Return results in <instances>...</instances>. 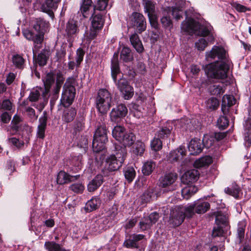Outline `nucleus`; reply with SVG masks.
<instances>
[{"label": "nucleus", "mask_w": 251, "mask_h": 251, "mask_svg": "<svg viewBox=\"0 0 251 251\" xmlns=\"http://www.w3.org/2000/svg\"><path fill=\"white\" fill-rule=\"evenodd\" d=\"M205 59L208 61L218 59V61L209 63L203 67L208 77L221 79L226 77L229 69V61L223 47L214 46L210 51L205 52Z\"/></svg>", "instance_id": "1"}, {"label": "nucleus", "mask_w": 251, "mask_h": 251, "mask_svg": "<svg viewBox=\"0 0 251 251\" xmlns=\"http://www.w3.org/2000/svg\"><path fill=\"white\" fill-rule=\"evenodd\" d=\"M212 27L209 23L200 24L193 19L187 16L181 24V29L188 33L197 34L203 37H207V40L203 38L199 39L195 43L196 48L200 51L203 50L207 46L208 43L213 42L215 37L212 32Z\"/></svg>", "instance_id": "2"}, {"label": "nucleus", "mask_w": 251, "mask_h": 251, "mask_svg": "<svg viewBox=\"0 0 251 251\" xmlns=\"http://www.w3.org/2000/svg\"><path fill=\"white\" fill-rule=\"evenodd\" d=\"M116 153L110 155L106 160V167L109 171L118 170L123 163L126 156L127 151L125 148L120 145L114 144Z\"/></svg>", "instance_id": "3"}, {"label": "nucleus", "mask_w": 251, "mask_h": 251, "mask_svg": "<svg viewBox=\"0 0 251 251\" xmlns=\"http://www.w3.org/2000/svg\"><path fill=\"white\" fill-rule=\"evenodd\" d=\"M74 80L68 78L63 86L60 103L66 107L71 104L74 100L75 94V89L73 85Z\"/></svg>", "instance_id": "4"}, {"label": "nucleus", "mask_w": 251, "mask_h": 251, "mask_svg": "<svg viewBox=\"0 0 251 251\" xmlns=\"http://www.w3.org/2000/svg\"><path fill=\"white\" fill-rule=\"evenodd\" d=\"M111 97L109 92L105 89H100L96 99V107L101 114L106 113L111 106Z\"/></svg>", "instance_id": "5"}, {"label": "nucleus", "mask_w": 251, "mask_h": 251, "mask_svg": "<svg viewBox=\"0 0 251 251\" xmlns=\"http://www.w3.org/2000/svg\"><path fill=\"white\" fill-rule=\"evenodd\" d=\"M107 130L106 126H100L95 131L92 143L93 151L99 152L104 149V144L107 141Z\"/></svg>", "instance_id": "6"}, {"label": "nucleus", "mask_w": 251, "mask_h": 251, "mask_svg": "<svg viewBox=\"0 0 251 251\" xmlns=\"http://www.w3.org/2000/svg\"><path fill=\"white\" fill-rule=\"evenodd\" d=\"M184 220V215L182 213L178 205L175 206L171 210L168 224L173 227L180 225Z\"/></svg>", "instance_id": "7"}, {"label": "nucleus", "mask_w": 251, "mask_h": 251, "mask_svg": "<svg viewBox=\"0 0 251 251\" xmlns=\"http://www.w3.org/2000/svg\"><path fill=\"white\" fill-rule=\"evenodd\" d=\"M23 33L26 39L33 41L34 43L33 52L34 50H38L40 48V45L43 40V34L38 33L35 34L28 29H24L23 31Z\"/></svg>", "instance_id": "8"}, {"label": "nucleus", "mask_w": 251, "mask_h": 251, "mask_svg": "<svg viewBox=\"0 0 251 251\" xmlns=\"http://www.w3.org/2000/svg\"><path fill=\"white\" fill-rule=\"evenodd\" d=\"M159 214L156 212L151 213L148 217H144L139 223V226L142 230L149 229L158 220Z\"/></svg>", "instance_id": "9"}, {"label": "nucleus", "mask_w": 251, "mask_h": 251, "mask_svg": "<svg viewBox=\"0 0 251 251\" xmlns=\"http://www.w3.org/2000/svg\"><path fill=\"white\" fill-rule=\"evenodd\" d=\"M131 24L139 32L146 29V24L143 15L138 12H134L131 16Z\"/></svg>", "instance_id": "10"}, {"label": "nucleus", "mask_w": 251, "mask_h": 251, "mask_svg": "<svg viewBox=\"0 0 251 251\" xmlns=\"http://www.w3.org/2000/svg\"><path fill=\"white\" fill-rule=\"evenodd\" d=\"M175 6L171 8H169V10L171 11L172 15L175 19L178 20L182 18L183 14V9L185 8V0H175Z\"/></svg>", "instance_id": "11"}, {"label": "nucleus", "mask_w": 251, "mask_h": 251, "mask_svg": "<svg viewBox=\"0 0 251 251\" xmlns=\"http://www.w3.org/2000/svg\"><path fill=\"white\" fill-rule=\"evenodd\" d=\"M185 121L186 120L184 119L176 121V128H182L183 129H189L190 130H193L199 128L200 126V122L196 119H192L189 123H188L189 121L187 120V123H185Z\"/></svg>", "instance_id": "12"}, {"label": "nucleus", "mask_w": 251, "mask_h": 251, "mask_svg": "<svg viewBox=\"0 0 251 251\" xmlns=\"http://www.w3.org/2000/svg\"><path fill=\"white\" fill-rule=\"evenodd\" d=\"M200 174L197 170L193 169L186 172L181 176V180L182 183L189 184L197 181Z\"/></svg>", "instance_id": "13"}, {"label": "nucleus", "mask_w": 251, "mask_h": 251, "mask_svg": "<svg viewBox=\"0 0 251 251\" xmlns=\"http://www.w3.org/2000/svg\"><path fill=\"white\" fill-rule=\"evenodd\" d=\"M177 175L176 173H166L159 179L158 185L160 187H170L176 180Z\"/></svg>", "instance_id": "14"}, {"label": "nucleus", "mask_w": 251, "mask_h": 251, "mask_svg": "<svg viewBox=\"0 0 251 251\" xmlns=\"http://www.w3.org/2000/svg\"><path fill=\"white\" fill-rule=\"evenodd\" d=\"M58 1L59 0H46L41 6V11L48 13L51 18H53V11L57 9Z\"/></svg>", "instance_id": "15"}, {"label": "nucleus", "mask_w": 251, "mask_h": 251, "mask_svg": "<svg viewBox=\"0 0 251 251\" xmlns=\"http://www.w3.org/2000/svg\"><path fill=\"white\" fill-rule=\"evenodd\" d=\"M127 113V109L124 104H120L116 108H113L110 112V118L111 121L116 122L118 118H122L126 116Z\"/></svg>", "instance_id": "16"}, {"label": "nucleus", "mask_w": 251, "mask_h": 251, "mask_svg": "<svg viewBox=\"0 0 251 251\" xmlns=\"http://www.w3.org/2000/svg\"><path fill=\"white\" fill-rule=\"evenodd\" d=\"M64 78L60 75H58L56 79L55 85L52 90V94L50 100V104L51 106H53L55 101L58 99V94L60 90L64 83Z\"/></svg>", "instance_id": "17"}, {"label": "nucleus", "mask_w": 251, "mask_h": 251, "mask_svg": "<svg viewBox=\"0 0 251 251\" xmlns=\"http://www.w3.org/2000/svg\"><path fill=\"white\" fill-rule=\"evenodd\" d=\"M20 109L23 113H26L29 120L33 122L37 120L38 115L36 114L35 110L28 105V101L24 100L20 104Z\"/></svg>", "instance_id": "18"}, {"label": "nucleus", "mask_w": 251, "mask_h": 251, "mask_svg": "<svg viewBox=\"0 0 251 251\" xmlns=\"http://www.w3.org/2000/svg\"><path fill=\"white\" fill-rule=\"evenodd\" d=\"M190 154L196 155L201 152L202 150V145L201 141L197 138L192 139L188 145Z\"/></svg>", "instance_id": "19"}, {"label": "nucleus", "mask_w": 251, "mask_h": 251, "mask_svg": "<svg viewBox=\"0 0 251 251\" xmlns=\"http://www.w3.org/2000/svg\"><path fill=\"white\" fill-rule=\"evenodd\" d=\"M244 146L249 148L251 146V117H248L244 124Z\"/></svg>", "instance_id": "20"}, {"label": "nucleus", "mask_w": 251, "mask_h": 251, "mask_svg": "<svg viewBox=\"0 0 251 251\" xmlns=\"http://www.w3.org/2000/svg\"><path fill=\"white\" fill-rule=\"evenodd\" d=\"M65 30L66 35L70 39L75 36L79 31L76 22L70 20L66 25Z\"/></svg>", "instance_id": "21"}, {"label": "nucleus", "mask_w": 251, "mask_h": 251, "mask_svg": "<svg viewBox=\"0 0 251 251\" xmlns=\"http://www.w3.org/2000/svg\"><path fill=\"white\" fill-rule=\"evenodd\" d=\"M79 177V175L75 176H70L64 171H60L57 177V183L59 184H63L70 181H73Z\"/></svg>", "instance_id": "22"}, {"label": "nucleus", "mask_w": 251, "mask_h": 251, "mask_svg": "<svg viewBox=\"0 0 251 251\" xmlns=\"http://www.w3.org/2000/svg\"><path fill=\"white\" fill-rule=\"evenodd\" d=\"M39 124L38 126L37 135L38 138L43 139L45 136V131L47 126V116L46 111L39 119Z\"/></svg>", "instance_id": "23"}, {"label": "nucleus", "mask_w": 251, "mask_h": 251, "mask_svg": "<svg viewBox=\"0 0 251 251\" xmlns=\"http://www.w3.org/2000/svg\"><path fill=\"white\" fill-rule=\"evenodd\" d=\"M184 150L182 147H180L178 150L172 151L167 156L168 161L174 163L181 159L184 154Z\"/></svg>", "instance_id": "24"}, {"label": "nucleus", "mask_w": 251, "mask_h": 251, "mask_svg": "<svg viewBox=\"0 0 251 251\" xmlns=\"http://www.w3.org/2000/svg\"><path fill=\"white\" fill-rule=\"evenodd\" d=\"M41 93H42L44 100H47L48 98V94H47L45 93V90H43L42 88H38L36 89H33L30 92V94L28 97L29 100L31 102L37 101L40 97Z\"/></svg>", "instance_id": "25"}, {"label": "nucleus", "mask_w": 251, "mask_h": 251, "mask_svg": "<svg viewBox=\"0 0 251 251\" xmlns=\"http://www.w3.org/2000/svg\"><path fill=\"white\" fill-rule=\"evenodd\" d=\"M101 203L99 198H92L88 201L84 207V209L87 212H90L97 209Z\"/></svg>", "instance_id": "26"}, {"label": "nucleus", "mask_w": 251, "mask_h": 251, "mask_svg": "<svg viewBox=\"0 0 251 251\" xmlns=\"http://www.w3.org/2000/svg\"><path fill=\"white\" fill-rule=\"evenodd\" d=\"M124 134L119 142L124 146L122 148H125L126 149V146H130L133 144L135 140V137L133 133L129 132L126 131V134ZM120 146L121 147V146Z\"/></svg>", "instance_id": "27"}, {"label": "nucleus", "mask_w": 251, "mask_h": 251, "mask_svg": "<svg viewBox=\"0 0 251 251\" xmlns=\"http://www.w3.org/2000/svg\"><path fill=\"white\" fill-rule=\"evenodd\" d=\"M193 204L195 208V212L198 214L204 213L210 207L208 202L202 201H196Z\"/></svg>", "instance_id": "28"}, {"label": "nucleus", "mask_w": 251, "mask_h": 251, "mask_svg": "<svg viewBox=\"0 0 251 251\" xmlns=\"http://www.w3.org/2000/svg\"><path fill=\"white\" fill-rule=\"evenodd\" d=\"M48 27V22L43 19H35L33 24V28L38 33L43 34V31L46 30Z\"/></svg>", "instance_id": "29"}, {"label": "nucleus", "mask_w": 251, "mask_h": 251, "mask_svg": "<svg viewBox=\"0 0 251 251\" xmlns=\"http://www.w3.org/2000/svg\"><path fill=\"white\" fill-rule=\"evenodd\" d=\"M55 75L52 73H48L45 78L43 79L44 84L45 86V92L48 94L50 86L54 84L55 81Z\"/></svg>", "instance_id": "30"}, {"label": "nucleus", "mask_w": 251, "mask_h": 251, "mask_svg": "<svg viewBox=\"0 0 251 251\" xmlns=\"http://www.w3.org/2000/svg\"><path fill=\"white\" fill-rule=\"evenodd\" d=\"M130 41L133 47L138 52H142L144 50L142 43L136 33L133 34L130 37Z\"/></svg>", "instance_id": "31"}, {"label": "nucleus", "mask_w": 251, "mask_h": 251, "mask_svg": "<svg viewBox=\"0 0 251 251\" xmlns=\"http://www.w3.org/2000/svg\"><path fill=\"white\" fill-rule=\"evenodd\" d=\"M156 167V163L151 160H148L143 163L142 172L145 176L151 175Z\"/></svg>", "instance_id": "32"}, {"label": "nucleus", "mask_w": 251, "mask_h": 251, "mask_svg": "<svg viewBox=\"0 0 251 251\" xmlns=\"http://www.w3.org/2000/svg\"><path fill=\"white\" fill-rule=\"evenodd\" d=\"M212 158L211 156H205L196 160L194 165L197 168L208 166L212 162Z\"/></svg>", "instance_id": "33"}, {"label": "nucleus", "mask_w": 251, "mask_h": 251, "mask_svg": "<svg viewBox=\"0 0 251 251\" xmlns=\"http://www.w3.org/2000/svg\"><path fill=\"white\" fill-rule=\"evenodd\" d=\"M106 221L107 220L104 218L93 219L91 220V226L92 227L95 229L96 231H100L104 228L105 226L104 222Z\"/></svg>", "instance_id": "34"}, {"label": "nucleus", "mask_w": 251, "mask_h": 251, "mask_svg": "<svg viewBox=\"0 0 251 251\" xmlns=\"http://www.w3.org/2000/svg\"><path fill=\"white\" fill-rule=\"evenodd\" d=\"M126 130L122 126H116L112 130V134L114 138L119 142L122 138L126 134Z\"/></svg>", "instance_id": "35"}, {"label": "nucleus", "mask_w": 251, "mask_h": 251, "mask_svg": "<svg viewBox=\"0 0 251 251\" xmlns=\"http://www.w3.org/2000/svg\"><path fill=\"white\" fill-rule=\"evenodd\" d=\"M50 53V51L45 50H42L37 57V62L40 66H45L49 59Z\"/></svg>", "instance_id": "36"}, {"label": "nucleus", "mask_w": 251, "mask_h": 251, "mask_svg": "<svg viewBox=\"0 0 251 251\" xmlns=\"http://www.w3.org/2000/svg\"><path fill=\"white\" fill-rule=\"evenodd\" d=\"M23 119L20 116L15 115L14 116L11 122V128L12 132L10 131V134H15L17 131L21 129V122Z\"/></svg>", "instance_id": "37"}, {"label": "nucleus", "mask_w": 251, "mask_h": 251, "mask_svg": "<svg viewBox=\"0 0 251 251\" xmlns=\"http://www.w3.org/2000/svg\"><path fill=\"white\" fill-rule=\"evenodd\" d=\"M111 69L112 77L116 82L117 75L120 72L118 62V55L117 54H114L113 58L111 60Z\"/></svg>", "instance_id": "38"}, {"label": "nucleus", "mask_w": 251, "mask_h": 251, "mask_svg": "<svg viewBox=\"0 0 251 251\" xmlns=\"http://www.w3.org/2000/svg\"><path fill=\"white\" fill-rule=\"evenodd\" d=\"M224 87L223 84H214L209 86L208 90L211 95L220 96L225 92Z\"/></svg>", "instance_id": "39"}, {"label": "nucleus", "mask_w": 251, "mask_h": 251, "mask_svg": "<svg viewBox=\"0 0 251 251\" xmlns=\"http://www.w3.org/2000/svg\"><path fill=\"white\" fill-rule=\"evenodd\" d=\"M104 24V20L100 14L94 15L92 21V27L94 29H101Z\"/></svg>", "instance_id": "40"}, {"label": "nucleus", "mask_w": 251, "mask_h": 251, "mask_svg": "<svg viewBox=\"0 0 251 251\" xmlns=\"http://www.w3.org/2000/svg\"><path fill=\"white\" fill-rule=\"evenodd\" d=\"M44 246L48 251H69L62 248L59 244L53 241L46 242Z\"/></svg>", "instance_id": "41"}, {"label": "nucleus", "mask_w": 251, "mask_h": 251, "mask_svg": "<svg viewBox=\"0 0 251 251\" xmlns=\"http://www.w3.org/2000/svg\"><path fill=\"white\" fill-rule=\"evenodd\" d=\"M178 206L182 213L184 214V218L185 217L189 218H191L195 214L194 209L195 208L194 204H191L188 206L178 205Z\"/></svg>", "instance_id": "42"}, {"label": "nucleus", "mask_w": 251, "mask_h": 251, "mask_svg": "<svg viewBox=\"0 0 251 251\" xmlns=\"http://www.w3.org/2000/svg\"><path fill=\"white\" fill-rule=\"evenodd\" d=\"M76 114V111L74 108H70L64 111L63 115V120L67 123L72 121Z\"/></svg>", "instance_id": "43"}, {"label": "nucleus", "mask_w": 251, "mask_h": 251, "mask_svg": "<svg viewBox=\"0 0 251 251\" xmlns=\"http://www.w3.org/2000/svg\"><path fill=\"white\" fill-rule=\"evenodd\" d=\"M92 3V0H82L80 10L84 18L88 17L89 15V10L91 7Z\"/></svg>", "instance_id": "44"}, {"label": "nucleus", "mask_w": 251, "mask_h": 251, "mask_svg": "<svg viewBox=\"0 0 251 251\" xmlns=\"http://www.w3.org/2000/svg\"><path fill=\"white\" fill-rule=\"evenodd\" d=\"M103 176L102 175L96 176L88 185V188H98L103 183Z\"/></svg>", "instance_id": "45"}, {"label": "nucleus", "mask_w": 251, "mask_h": 251, "mask_svg": "<svg viewBox=\"0 0 251 251\" xmlns=\"http://www.w3.org/2000/svg\"><path fill=\"white\" fill-rule=\"evenodd\" d=\"M236 99L233 96L230 95H226L223 97L222 99V108L224 106H227L230 107L236 103Z\"/></svg>", "instance_id": "46"}, {"label": "nucleus", "mask_w": 251, "mask_h": 251, "mask_svg": "<svg viewBox=\"0 0 251 251\" xmlns=\"http://www.w3.org/2000/svg\"><path fill=\"white\" fill-rule=\"evenodd\" d=\"M124 175L126 179L131 182L135 176V171L132 167H127L124 170Z\"/></svg>", "instance_id": "47"}, {"label": "nucleus", "mask_w": 251, "mask_h": 251, "mask_svg": "<svg viewBox=\"0 0 251 251\" xmlns=\"http://www.w3.org/2000/svg\"><path fill=\"white\" fill-rule=\"evenodd\" d=\"M219 104L218 100L215 98H211L205 101V106L206 108L210 110L217 109Z\"/></svg>", "instance_id": "48"}, {"label": "nucleus", "mask_w": 251, "mask_h": 251, "mask_svg": "<svg viewBox=\"0 0 251 251\" xmlns=\"http://www.w3.org/2000/svg\"><path fill=\"white\" fill-rule=\"evenodd\" d=\"M121 58L125 62H128L131 60L132 56L131 55L130 50L127 47L123 48L121 53Z\"/></svg>", "instance_id": "49"}, {"label": "nucleus", "mask_w": 251, "mask_h": 251, "mask_svg": "<svg viewBox=\"0 0 251 251\" xmlns=\"http://www.w3.org/2000/svg\"><path fill=\"white\" fill-rule=\"evenodd\" d=\"M84 127V123L82 119H77L73 124V134H76L81 131Z\"/></svg>", "instance_id": "50"}, {"label": "nucleus", "mask_w": 251, "mask_h": 251, "mask_svg": "<svg viewBox=\"0 0 251 251\" xmlns=\"http://www.w3.org/2000/svg\"><path fill=\"white\" fill-rule=\"evenodd\" d=\"M9 144L11 146L16 147L18 149H22L24 145V142L15 137L9 138L8 139Z\"/></svg>", "instance_id": "51"}, {"label": "nucleus", "mask_w": 251, "mask_h": 251, "mask_svg": "<svg viewBox=\"0 0 251 251\" xmlns=\"http://www.w3.org/2000/svg\"><path fill=\"white\" fill-rule=\"evenodd\" d=\"M120 92L122 93L124 98L125 100H129L132 97L134 94L133 89L131 86H127L121 90Z\"/></svg>", "instance_id": "52"}, {"label": "nucleus", "mask_w": 251, "mask_h": 251, "mask_svg": "<svg viewBox=\"0 0 251 251\" xmlns=\"http://www.w3.org/2000/svg\"><path fill=\"white\" fill-rule=\"evenodd\" d=\"M171 130L166 127H162L156 134V137L159 139H165L170 134Z\"/></svg>", "instance_id": "53"}, {"label": "nucleus", "mask_w": 251, "mask_h": 251, "mask_svg": "<svg viewBox=\"0 0 251 251\" xmlns=\"http://www.w3.org/2000/svg\"><path fill=\"white\" fill-rule=\"evenodd\" d=\"M246 226V222L245 221H241L239 223L237 229L238 236L240 239V242L244 238L245 235V229Z\"/></svg>", "instance_id": "54"}, {"label": "nucleus", "mask_w": 251, "mask_h": 251, "mask_svg": "<svg viewBox=\"0 0 251 251\" xmlns=\"http://www.w3.org/2000/svg\"><path fill=\"white\" fill-rule=\"evenodd\" d=\"M145 150V145L144 143L139 142L136 143L135 147L133 149V152L136 155H142Z\"/></svg>", "instance_id": "55"}, {"label": "nucleus", "mask_w": 251, "mask_h": 251, "mask_svg": "<svg viewBox=\"0 0 251 251\" xmlns=\"http://www.w3.org/2000/svg\"><path fill=\"white\" fill-rule=\"evenodd\" d=\"M151 147L152 150L156 151L162 149V143L161 140L155 137L151 142Z\"/></svg>", "instance_id": "56"}, {"label": "nucleus", "mask_w": 251, "mask_h": 251, "mask_svg": "<svg viewBox=\"0 0 251 251\" xmlns=\"http://www.w3.org/2000/svg\"><path fill=\"white\" fill-rule=\"evenodd\" d=\"M13 64L17 68H22L23 67L24 59L23 58L18 55H14L12 58Z\"/></svg>", "instance_id": "57"}, {"label": "nucleus", "mask_w": 251, "mask_h": 251, "mask_svg": "<svg viewBox=\"0 0 251 251\" xmlns=\"http://www.w3.org/2000/svg\"><path fill=\"white\" fill-rule=\"evenodd\" d=\"M97 3L94 7V10H98L102 11L104 10L107 5L108 0H96Z\"/></svg>", "instance_id": "58"}, {"label": "nucleus", "mask_w": 251, "mask_h": 251, "mask_svg": "<svg viewBox=\"0 0 251 251\" xmlns=\"http://www.w3.org/2000/svg\"><path fill=\"white\" fill-rule=\"evenodd\" d=\"M214 142V139L208 135H204L202 139V147L204 146L206 148H209L212 146Z\"/></svg>", "instance_id": "59"}, {"label": "nucleus", "mask_w": 251, "mask_h": 251, "mask_svg": "<svg viewBox=\"0 0 251 251\" xmlns=\"http://www.w3.org/2000/svg\"><path fill=\"white\" fill-rule=\"evenodd\" d=\"M228 120L225 116H221L217 120V126L219 128L225 129L228 125Z\"/></svg>", "instance_id": "60"}, {"label": "nucleus", "mask_w": 251, "mask_h": 251, "mask_svg": "<svg viewBox=\"0 0 251 251\" xmlns=\"http://www.w3.org/2000/svg\"><path fill=\"white\" fill-rule=\"evenodd\" d=\"M216 222L217 225L220 226H223L226 227H227V218L223 215H217L216 218Z\"/></svg>", "instance_id": "61"}, {"label": "nucleus", "mask_w": 251, "mask_h": 251, "mask_svg": "<svg viewBox=\"0 0 251 251\" xmlns=\"http://www.w3.org/2000/svg\"><path fill=\"white\" fill-rule=\"evenodd\" d=\"M180 192L182 198L183 199L188 200L193 195H194L197 192V190H195L194 191H191V189H181Z\"/></svg>", "instance_id": "62"}, {"label": "nucleus", "mask_w": 251, "mask_h": 251, "mask_svg": "<svg viewBox=\"0 0 251 251\" xmlns=\"http://www.w3.org/2000/svg\"><path fill=\"white\" fill-rule=\"evenodd\" d=\"M84 52L81 49H78L76 51V65L79 66L83 59Z\"/></svg>", "instance_id": "63"}, {"label": "nucleus", "mask_w": 251, "mask_h": 251, "mask_svg": "<svg viewBox=\"0 0 251 251\" xmlns=\"http://www.w3.org/2000/svg\"><path fill=\"white\" fill-rule=\"evenodd\" d=\"M116 85L120 91L124 90L126 86H129L127 80L124 78H120L116 83Z\"/></svg>", "instance_id": "64"}]
</instances>
